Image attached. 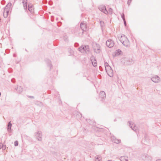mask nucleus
Listing matches in <instances>:
<instances>
[{"mask_svg": "<svg viewBox=\"0 0 161 161\" xmlns=\"http://www.w3.org/2000/svg\"><path fill=\"white\" fill-rule=\"evenodd\" d=\"M28 97L30 98H34V97L33 96H28Z\"/></svg>", "mask_w": 161, "mask_h": 161, "instance_id": "42", "label": "nucleus"}, {"mask_svg": "<svg viewBox=\"0 0 161 161\" xmlns=\"http://www.w3.org/2000/svg\"><path fill=\"white\" fill-rule=\"evenodd\" d=\"M126 61H127L128 62L127 64L128 65H131V64H132L134 63V62L132 59H129V60H128V59H127Z\"/></svg>", "mask_w": 161, "mask_h": 161, "instance_id": "23", "label": "nucleus"}, {"mask_svg": "<svg viewBox=\"0 0 161 161\" xmlns=\"http://www.w3.org/2000/svg\"><path fill=\"white\" fill-rule=\"evenodd\" d=\"M100 25L101 28H102L104 26V22L103 21H100Z\"/></svg>", "mask_w": 161, "mask_h": 161, "instance_id": "26", "label": "nucleus"}, {"mask_svg": "<svg viewBox=\"0 0 161 161\" xmlns=\"http://www.w3.org/2000/svg\"><path fill=\"white\" fill-rule=\"evenodd\" d=\"M101 76V75H98V77L99 78V77H100Z\"/></svg>", "mask_w": 161, "mask_h": 161, "instance_id": "47", "label": "nucleus"}, {"mask_svg": "<svg viewBox=\"0 0 161 161\" xmlns=\"http://www.w3.org/2000/svg\"><path fill=\"white\" fill-rule=\"evenodd\" d=\"M96 60L95 57L93 55H92L90 57V60L92 61H95Z\"/></svg>", "mask_w": 161, "mask_h": 161, "instance_id": "25", "label": "nucleus"}, {"mask_svg": "<svg viewBox=\"0 0 161 161\" xmlns=\"http://www.w3.org/2000/svg\"><path fill=\"white\" fill-rule=\"evenodd\" d=\"M129 123L130 128L132 130L136 132H137L138 131V129L137 128V127H136L135 125L133 124V122L129 121Z\"/></svg>", "mask_w": 161, "mask_h": 161, "instance_id": "7", "label": "nucleus"}, {"mask_svg": "<svg viewBox=\"0 0 161 161\" xmlns=\"http://www.w3.org/2000/svg\"><path fill=\"white\" fill-rule=\"evenodd\" d=\"M92 63L93 66L94 67H96L97 65V63L96 60L95 61H92Z\"/></svg>", "mask_w": 161, "mask_h": 161, "instance_id": "24", "label": "nucleus"}, {"mask_svg": "<svg viewBox=\"0 0 161 161\" xmlns=\"http://www.w3.org/2000/svg\"><path fill=\"white\" fill-rule=\"evenodd\" d=\"M38 102L40 104H41L42 103L41 102Z\"/></svg>", "mask_w": 161, "mask_h": 161, "instance_id": "50", "label": "nucleus"}, {"mask_svg": "<svg viewBox=\"0 0 161 161\" xmlns=\"http://www.w3.org/2000/svg\"><path fill=\"white\" fill-rule=\"evenodd\" d=\"M145 158L144 160L145 161H150L151 159V157L147 155L145 156Z\"/></svg>", "mask_w": 161, "mask_h": 161, "instance_id": "19", "label": "nucleus"}, {"mask_svg": "<svg viewBox=\"0 0 161 161\" xmlns=\"http://www.w3.org/2000/svg\"><path fill=\"white\" fill-rule=\"evenodd\" d=\"M53 2L52 1H49V4L50 5H52L53 4Z\"/></svg>", "mask_w": 161, "mask_h": 161, "instance_id": "40", "label": "nucleus"}, {"mask_svg": "<svg viewBox=\"0 0 161 161\" xmlns=\"http://www.w3.org/2000/svg\"><path fill=\"white\" fill-rule=\"evenodd\" d=\"M3 144L1 143H0V149L2 147Z\"/></svg>", "mask_w": 161, "mask_h": 161, "instance_id": "43", "label": "nucleus"}, {"mask_svg": "<svg viewBox=\"0 0 161 161\" xmlns=\"http://www.w3.org/2000/svg\"><path fill=\"white\" fill-rule=\"evenodd\" d=\"M109 13H112L113 12V10L111 8H109L108 11Z\"/></svg>", "mask_w": 161, "mask_h": 161, "instance_id": "33", "label": "nucleus"}, {"mask_svg": "<svg viewBox=\"0 0 161 161\" xmlns=\"http://www.w3.org/2000/svg\"><path fill=\"white\" fill-rule=\"evenodd\" d=\"M122 52L120 49H118L114 53L115 56H118L122 54Z\"/></svg>", "mask_w": 161, "mask_h": 161, "instance_id": "15", "label": "nucleus"}, {"mask_svg": "<svg viewBox=\"0 0 161 161\" xmlns=\"http://www.w3.org/2000/svg\"><path fill=\"white\" fill-rule=\"evenodd\" d=\"M151 80L153 82L157 83L160 81V78L158 76L155 75L151 78Z\"/></svg>", "mask_w": 161, "mask_h": 161, "instance_id": "6", "label": "nucleus"}, {"mask_svg": "<svg viewBox=\"0 0 161 161\" xmlns=\"http://www.w3.org/2000/svg\"><path fill=\"white\" fill-rule=\"evenodd\" d=\"M45 62L47 64V67L50 68V70L52 67L53 66L51 64V61L48 59H46L45 60Z\"/></svg>", "mask_w": 161, "mask_h": 161, "instance_id": "13", "label": "nucleus"}, {"mask_svg": "<svg viewBox=\"0 0 161 161\" xmlns=\"http://www.w3.org/2000/svg\"><path fill=\"white\" fill-rule=\"evenodd\" d=\"M14 56H15L14 54Z\"/></svg>", "mask_w": 161, "mask_h": 161, "instance_id": "53", "label": "nucleus"}, {"mask_svg": "<svg viewBox=\"0 0 161 161\" xmlns=\"http://www.w3.org/2000/svg\"><path fill=\"white\" fill-rule=\"evenodd\" d=\"M12 5L11 3H9L4 8V10L6 11L7 14H8L10 8V7Z\"/></svg>", "mask_w": 161, "mask_h": 161, "instance_id": "10", "label": "nucleus"}, {"mask_svg": "<svg viewBox=\"0 0 161 161\" xmlns=\"http://www.w3.org/2000/svg\"><path fill=\"white\" fill-rule=\"evenodd\" d=\"M119 40L125 46L128 47L130 45L129 40L124 35H122L119 39Z\"/></svg>", "mask_w": 161, "mask_h": 161, "instance_id": "2", "label": "nucleus"}, {"mask_svg": "<svg viewBox=\"0 0 161 161\" xmlns=\"http://www.w3.org/2000/svg\"><path fill=\"white\" fill-rule=\"evenodd\" d=\"M99 97L101 98V100L103 101L105 98V93L104 91L101 92L99 94Z\"/></svg>", "mask_w": 161, "mask_h": 161, "instance_id": "11", "label": "nucleus"}, {"mask_svg": "<svg viewBox=\"0 0 161 161\" xmlns=\"http://www.w3.org/2000/svg\"><path fill=\"white\" fill-rule=\"evenodd\" d=\"M27 1L28 0H23L22 3L23 4L24 8L26 11L27 10Z\"/></svg>", "mask_w": 161, "mask_h": 161, "instance_id": "14", "label": "nucleus"}, {"mask_svg": "<svg viewBox=\"0 0 161 161\" xmlns=\"http://www.w3.org/2000/svg\"><path fill=\"white\" fill-rule=\"evenodd\" d=\"M156 161H161V159H157L156 160Z\"/></svg>", "mask_w": 161, "mask_h": 161, "instance_id": "46", "label": "nucleus"}, {"mask_svg": "<svg viewBox=\"0 0 161 161\" xmlns=\"http://www.w3.org/2000/svg\"><path fill=\"white\" fill-rule=\"evenodd\" d=\"M68 52L69 54V55L71 56L73 55L74 51L71 49L69 48Z\"/></svg>", "mask_w": 161, "mask_h": 161, "instance_id": "22", "label": "nucleus"}, {"mask_svg": "<svg viewBox=\"0 0 161 161\" xmlns=\"http://www.w3.org/2000/svg\"><path fill=\"white\" fill-rule=\"evenodd\" d=\"M74 46L75 47H77L79 46V44L78 43H75L74 44Z\"/></svg>", "mask_w": 161, "mask_h": 161, "instance_id": "35", "label": "nucleus"}, {"mask_svg": "<svg viewBox=\"0 0 161 161\" xmlns=\"http://www.w3.org/2000/svg\"><path fill=\"white\" fill-rule=\"evenodd\" d=\"M16 90H17L19 93H20L23 91V88L21 86H19V87H18Z\"/></svg>", "mask_w": 161, "mask_h": 161, "instance_id": "21", "label": "nucleus"}, {"mask_svg": "<svg viewBox=\"0 0 161 161\" xmlns=\"http://www.w3.org/2000/svg\"><path fill=\"white\" fill-rule=\"evenodd\" d=\"M12 124L11 123V122H9L8 124L7 130L9 132H10L11 131V127Z\"/></svg>", "mask_w": 161, "mask_h": 161, "instance_id": "16", "label": "nucleus"}, {"mask_svg": "<svg viewBox=\"0 0 161 161\" xmlns=\"http://www.w3.org/2000/svg\"><path fill=\"white\" fill-rule=\"evenodd\" d=\"M108 75L110 77H112L113 76V70L112 69H110L109 71L107 72Z\"/></svg>", "mask_w": 161, "mask_h": 161, "instance_id": "18", "label": "nucleus"}, {"mask_svg": "<svg viewBox=\"0 0 161 161\" xmlns=\"http://www.w3.org/2000/svg\"><path fill=\"white\" fill-rule=\"evenodd\" d=\"M123 21H124V25L125 26H126V20H125H125H123Z\"/></svg>", "mask_w": 161, "mask_h": 161, "instance_id": "37", "label": "nucleus"}, {"mask_svg": "<svg viewBox=\"0 0 161 161\" xmlns=\"http://www.w3.org/2000/svg\"><path fill=\"white\" fill-rule=\"evenodd\" d=\"M87 123H88L89 124H91L92 122L90 119H88V120H87Z\"/></svg>", "mask_w": 161, "mask_h": 161, "instance_id": "38", "label": "nucleus"}, {"mask_svg": "<svg viewBox=\"0 0 161 161\" xmlns=\"http://www.w3.org/2000/svg\"><path fill=\"white\" fill-rule=\"evenodd\" d=\"M101 158V157L99 156H97L96 157H95V160H97V161H100V158Z\"/></svg>", "mask_w": 161, "mask_h": 161, "instance_id": "28", "label": "nucleus"}, {"mask_svg": "<svg viewBox=\"0 0 161 161\" xmlns=\"http://www.w3.org/2000/svg\"><path fill=\"white\" fill-rule=\"evenodd\" d=\"M112 69V68L111 67H108L106 68L105 70L106 72L109 71L110 69Z\"/></svg>", "mask_w": 161, "mask_h": 161, "instance_id": "27", "label": "nucleus"}, {"mask_svg": "<svg viewBox=\"0 0 161 161\" xmlns=\"http://www.w3.org/2000/svg\"><path fill=\"white\" fill-rule=\"evenodd\" d=\"M95 161H97V160H96Z\"/></svg>", "mask_w": 161, "mask_h": 161, "instance_id": "54", "label": "nucleus"}, {"mask_svg": "<svg viewBox=\"0 0 161 161\" xmlns=\"http://www.w3.org/2000/svg\"><path fill=\"white\" fill-rule=\"evenodd\" d=\"M3 150H5V149L6 148V146L5 145H3V144L2 147V148Z\"/></svg>", "mask_w": 161, "mask_h": 161, "instance_id": "32", "label": "nucleus"}, {"mask_svg": "<svg viewBox=\"0 0 161 161\" xmlns=\"http://www.w3.org/2000/svg\"><path fill=\"white\" fill-rule=\"evenodd\" d=\"M11 81L12 82H13V83H14L15 81V79L14 78H13L11 80Z\"/></svg>", "mask_w": 161, "mask_h": 161, "instance_id": "36", "label": "nucleus"}, {"mask_svg": "<svg viewBox=\"0 0 161 161\" xmlns=\"http://www.w3.org/2000/svg\"><path fill=\"white\" fill-rule=\"evenodd\" d=\"M14 145L15 146H17L18 145V142L17 141H16L14 142Z\"/></svg>", "mask_w": 161, "mask_h": 161, "instance_id": "31", "label": "nucleus"}, {"mask_svg": "<svg viewBox=\"0 0 161 161\" xmlns=\"http://www.w3.org/2000/svg\"><path fill=\"white\" fill-rule=\"evenodd\" d=\"M94 50L95 52L97 53H99L100 52L101 50L99 44L96 43L95 44V47H94Z\"/></svg>", "mask_w": 161, "mask_h": 161, "instance_id": "8", "label": "nucleus"}, {"mask_svg": "<svg viewBox=\"0 0 161 161\" xmlns=\"http://www.w3.org/2000/svg\"><path fill=\"white\" fill-rule=\"evenodd\" d=\"M112 139L113 140V141L116 143H119L121 142L120 140L116 139L114 136L112 137Z\"/></svg>", "mask_w": 161, "mask_h": 161, "instance_id": "17", "label": "nucleus"}, {"mask_svg": "<svg viewBox=\"0 0 161 161\" xmlns=\"http://www.w3.org/2000/svg\"><path fill=\"white\" fill-rule=\"evenodd\" d=\"M47 2V1L46 0H43V2L44 3H45Z\"/></svg>", "mask_w": 161, "mask_h": 161, "instance_id": "45", "label": "nucleus"}, {"mask_svg": "<svg viewBox=\"0 0 161 161\" xmlns=\"http://www.w3.org/2000/svg\"><path fill=\"white\" fill-rule=\"evenodd\" d=\"M106 45L108 47L110 48L114 46V43L112 40L108 39L106 41Z\"/></svg>", "mask_w": 161, "mask_h": 161, "instance_id": "5", "label": "nucleus"}, {"mask_svg": "<svg viewBox=\"0 0 161 161\" xmlns=\"http://www.w3.org/2000/svg\"><path fill=\"white\" fill-rule=\"evenodd\" d=\"M80 114L79 117H81V114Z\"/></svg>", "mask_w": 161, "mask_h": 161, "instance_id": "48", "label": "nucleus"}, {"mask_svg": "<svg viewBox=\"0 0 161 161\" xmlns=\"http://www.w3.org/2000/svg\"><path fill=\"white\" fill-rule=\"evenodd\" d=\"M28 9L31 14H33L34 12L33 6L31 4H28Z\"/></svg>", "mask_w": 161, "mask_h": 161, "instance_id": "12", "label": "nucleus"}, {"mask_svg": "<svg viewBox=\"0 0 161 161\" xmlns=\"http://www.w3.org/2000/svg\"><path fill=\"white\" fill-rule=\"evenodd\" d=\"M132 0H128L127 1V4L128 5H129L130 4V3L132 1Z\"/></svg>", "mask_w": 161, "mask_h": 161, "instance_id": "34", "label": "nucleus"}, {"mask_svg": "<svg viewBox=\"0 0 161 161\" xmlns=\"http://www.w3.org/2000/svg\"><path fill=\"white\" fill-rule=\"evenodd\" d=\"M121 17L122 19L123 20H125V14L123 13L121 15Z\"/></svg>", "mask_w": 161, "mask_h": 161, "instance_id": "30", "label": "nucleus"}, {"mask_svg": "<svg viewBox=\"0 0 161 161\" xmlns=\"http://www.w3.org/2000/svg\"><path fill=\"white\" fill-rule=\"evenodd\" d=\"M35 136L38 141H41L42 139V132L41 131H37L36 133Z\"/></svg>", "mask_w": 161, "mask_h": 161, "instance_id": "4", "label": "nucleus"}, {"mask_svg": "<svg viewBox=\"0 0 161 161\" xmlns=\"http://www.w3.org/2000/svg\"><path fill=\"white\" fill-rule=\"evenodd\" d=\"M114 121H116V119H115L114 120Z\"/></svg>", "mask_w": 161, "mask_h": 161, "instance_id": "51", "label": "nucleus"}, {"mask_svg": "<svg viewBox=\"0 0 161 161\" xmlns=\"http://www.w3.org/2000/svg\"><path fill=\"white\" fill-rule=\"evenodd\" d=\"M119 159L121 161H124V160H125V161H128V160L126 158V157L125 156H122L120 157Z\"/></svg>", "mask_w": 161, "mask_h": 161, "instance_id": "20", "label": "nucleus"}, {"mask_svg": "<svg viewBox=\"0 0 161 161\" xmlns=\"http://www.w3.org/2000/svg\"><path fill=\"white\" fill-rule=\"evenodd\" d=\"M78 50L82 53L88 54L90 52L89 46L87 45H82L78 48Z\"/></svg>", "mask_w": 161, "mask_h": 161, "instance_id": "1", "label": "nucleus"}, {"mask_svg": "<svg viewBox=\"0 0 161 161\" xmlns=\"http://www.w3.org/2000/svg\"><path fill=\"white\" fill-rule=\"evenodd\" d=\"M105 68L108 67H110L108 64L107 63H105Z\"/></svg>", "mask_w": 161, "mask_h": 161, "instance_id": "29", "label": "nucleus"}, {"mask_svg": "<svg viewBox=\"0 0 161 161\" xmlns=\"http://www.w3.org/2000/svg\"><path fill=\"white\" fill-rule=\"evenodd\" d=\"M108 161H112L111 160H108Z\"/></svg>", "mask_w": 161, "mask_h": 161, "instance_id": "52", "label": "nucleus"}, {"mask_svg": "<svg viewBox=\"0 0 161 161\" xmlns=\"http://www.w3.org/2000/svg\"><path fill=\"white\" fill-rule=\"evenodd\" d=\"M48 92V93L50 94V93L51 91H49Z\"/></svg>", "mask_w": 161, "mask_h": 161, "instance_id": "49", "label": "nucleus"}, {"mask_svg": "<svg viewBox=\"0 0 161 161\" xmlns=\"http://www.w3.org/2000/svg\"><path fill=\"white\" fill-rule=\"evenodd\" d=\"M64 41H66L67 39V38L65 36H64Z\"/></svg>", "mask_w": 161, "mask_h": 161, "instance_id": "44", "label": "nucleus"}, {"mask_svg": "<svg viewBox=\"0 0 161 161\" xmlns=\"http://www.w3.org/2000/svg\"><path fill=\"white\" fill-rule=\"evenodd\" d=\"M5 2V0H3L1 1V3L2 4L4 5V4Z\"/></svg>", "mask_w": 161, "mask_h": 161, "instance_id": "39", "label": "nucleus"}, {"mask_svg": "<svg viewBox=\"0 0 161 161\" xmlns=\"http://www.w3.org/2000/svg\"><path fill=\"white\" fill-rule=\"evenodd\" d=\"M80 28L83 31H86L87 30L86 25V23H81L80 25Z\"/></svg>", "mask_w": 161, "mask_h": 161, "instance_id": "9", "label": "nucleus"}, {"mask_svg": "<svg viewBox=\"0 0 161 161\" xmlns=\"http://www.w3.org/2000/svg\"><path fill=\"white\" fill-rule=\"evenodd\" d=\"M8 71H9V72H11L12 71V69L11 68H9L8 69Z\"/></svg>", "mask_w": 161, "mask_h": 161, "instance_id": "41", "label": "nucleus"}, {"mask_svg": "<svg viewBox=\"0 0 161 161\" xmlns=\"http://www.w3.org/2000/svg\"><path fill=\"white\" fill-rule=\"evenodd\" d=\"M98 8L100 11L105 14H107L108 13V11L107 10L105 6L104 5H100Z\"/></svg>", "mask_w": 161, "mask_h": 161, "instance_id": "3", "label": "nucleus"}]
</instances>
